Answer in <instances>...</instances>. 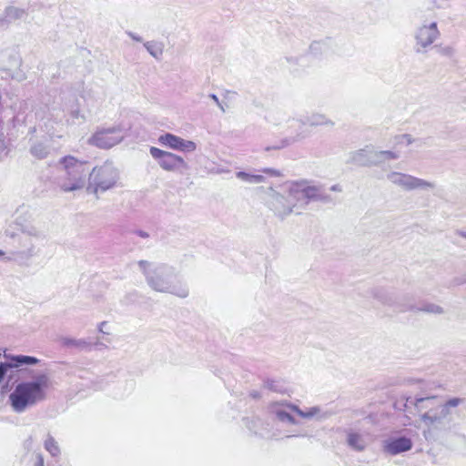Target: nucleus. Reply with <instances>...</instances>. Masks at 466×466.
<instances>
[{
    "mask_svg": "<svg viewBox=\"0 0 466 466\" xmlns=\"http://www.w3.org/2000/svg\"><path fill=\"white\" fill-rule=\"evenodd\" d=\"M50 385V378L46 373L38 374L34 380L17 384L9 395L12 408L17 412H22L27 407L44 400L46 397V391Z\"/></svg>",
    "mask_w": 466,
    "mask_h": 466,
    "instance_id": "nucleus-1",
    "label": "nucleus"
},
{
    "mask_svg": "<svg viewBox=\"0 0 466 466\" xmlns=\"http://www.w3.org/2000/svg\"><path fill=\"white\" fill-rule=\"evenodd\" d=\"M65 176L60 187L65 192L79 190L84 187L88 174L86 162L77 159L73 156H65L59 160Z\"/></svg>",
    "mask_w": 466,
    "mask_h": 466,
    "instance_id": "nucleus-2",
    "label": "nucleus"
},
{
    "mask_svg": "<svg viewBox=\"0 0 466 466\" xmlns=\"http://www.w3.org/2000/svg\"><path fill=\"white\" fill-rule=\"evenodd\" d=\"M150 154L157 160L159 166L167 171L176 172L187 168L185 160L173 153L152 147Z\"/></svg>",
    "mask_w": 466,
    "mask_h": 466,
    "instance_id": "nucleus-3",
    "label": "nucleus"
},
{
    "mask_svg": "<svg viewBox=\"0 0 466 466\" xmlns=\"http://www.w3.org/2000/svg\"><path fill=\"white\" fill-rule=\"evenodd\" d=\"M122 139V129L119 127H114L97 130L90 138V143L100 148H109Z\"/></svg>",
    "mask_w": 466,
    "mask_h": 466,
    "instance_id": "nucleus-4",
    "label": "nucleus"
},
{
    "mask_svg": "<svg viewBox=\"0 0 466 466\" xmlns=\"http://www.w3.org/2000/svg\"><path fill=\"white\" fill-rule=\"evenodd\" d=\"M89 177L96 187V190L98 188L106 190L113 187L115 184L114 171L107 166L94 167L89 173Z\"/></svg>",
    "mask_w": 466,
    "mask_h": 466,
    "instance_id": "nucleus-5",
    "label": "nucleus"
},
{
    "mask_svg": "<svg viewBox=\"0 0 466 466\" xmlns=\"http://www.w3.org/2000/svg\"><path fill=\"white\" fill-rule=\"evenodd\" d=\"M158 141L160 144L176 150L190 152L196 149L194 142L184 140L170 133L160 136Z\"/></svg>",
    "mask_w": 466,
    "mask_h": 466,
    "instance_id": "nucleus-6",
    "label": "nucleus"
},
{
    "mask_svg": "<svg viewBox=\"0 0 466 466\" xmlns=\"http://www.w3.org/2000/svg\"><path fill=\"white\" fill-rule=\"evenodd\" d=\"M7 358L10 360L9 362L0 363V383L4 380L9 370L20 367L22 365H35L39 361L38 359L35 357L24 355L10 356Z\"/></svg>",
    "mask_w": 466,
    "mask_h": 466,
    "instance_id": "nucleus-7",
    "label": "nucleus"
},
{
    "mask_svg": "<svg viewBox=\"0 0 466 466\" xmlns=\"http://www.w3.org/2000/svg\"><path fill=\"white\" fill-rule=\"evenodd\" d=\"M438 35L439 31L435 23L421 26L416 35L418 45L421 47H426L433 43Z\"/></svg>",
    "mask_w": 466,
    "mask_h": 466,
    "instance_id": "nucleus-8",
    "label": "nucleus"
},
{
    "mask_svg": "<svg viewBox=\"0 0 466 466\" xmlns=\"http://www.w3.org/2000/svg\"><path fill=\"white\" fill-rule=\"evenodd\" d=\"M412 447L410 439L400 437L389 441L384 445V451L391 455L410 451Z\"/></svg>",
    "mask_w": 466,
    "mask_h": 466,
    "instance_id": "nucleus-9",
    "label": "nucleus"
},
{
    "mask_svg": "<svg viewBox=\"0 0 466 466\" xmlns=\"http://www.w3.org/2000/svg\"><path fill=\"white\" fill-rule=\"evenodd\" d=\"M400 184L406 189H415L419 187H431L433 185L422 179L413 177L411 176L403 175L400 180Z\"/></svg>",
    "mask_w": 466,
    "mask_h": 466,
    "instance_id": "nucleus-10",
    "label": "nucleus"
},
{
    "mask_svg": "<svg viewBox=\"0 0 466 466\" xmlns=\"http://www.w3.org/2000/svg\"><path fill=\"white\" fill-rule=\"evenodd\" d=\"M295 191L301 194L302 198L306 199H311L318 197V188L314 186H309L305 183H296Z\"/></svg>",
    "mask_w": 466,
    "mask_h": 466,
    "instance_id": "nucleus-11",
    "label": "nucleus"
},
{
    "mask_svg": "<svg viewBox=\"0 0 466 466\" xmlns=\"http://www.w3.org/2000/svg\"><path fill=\"white\" fill-rule=\"evenodd\" d=\"M349 444L356 450L361 451L364 449V441L361 436L358 433H350L348 437Z\"/></svg>",
    "mask_w": 466,
    "mask_h": 466,
    "instance_id": "nucleus-12",
    "label": "nucleus"
},
{
    "mask_svg": "<svg viewBox=\"0 0 466 466\" xmlns=\"http://www.w3.org/2000/svg\"><path fill=\"white\" fill-rule=\"evenodd\" d=\"M237 177L249 183H262L265 180L261 175H251L246 172H238Z\"/></svg>",
    "mask_w": 466,
    "mask_h": 466,
    "instance_id": "nucleus-13",
    "label": "nucleus"
},
{
    "mask_svg": "<svg viewBox=\"0 0 466 466\" xmlns=\"http://www.w3.org/2000/svg\"><path fill=\"white\" fill-rule=\"evenodd\" d=\"M45 448L52 456H57L60 453L57 442L51 436L46 440Z\"/></svg>",
    "mask_w": 466,
    "mask_h": 466,
    "instance_id": "nucleus-14",
    "label": "nucleus"
},
{
    "mask_svg": "<svg viewBox=\"0 0 466 466\" xmlns=\"http://www.w3.org/2000/svg\"><path fill=\"white\" fill-rule=\"evenodd\" d=\"M434 399H436L435 396L416 399L415 401H414V406L417 408V410H421L424 408L423 403L425 401H430V400H432Z\"/></svg>",
    "mask_w": 466,
    "mask_h": 466,
    "instance_id": "nucleus-15",
    "label": "nucleus"
},
{
    "mask_svg": "<svg viewBox=\"0 0 466 466\" xmlns=\"http://www.w3.org/2000/svg\"><path fill=\"white\" fill-rule=\"evenodd\" d=\"M461 402V400L459 399V398H453V399H451L449 400L446 403H445V407L447 409L451 408V407H456L458 406L460 403Z\"/></svg>",
    "mask_w": 466,
    "mask_h": 466,
    "instance_id": "nucleus-16",
    "label": "nucleus"
},
{
    "mask_svg": "<svg viewBox=\"0 0 466 466\" xmlns=\"http://www.w3.org/2000/svg\"><path fill=\"white\" fill-rule=\"evenodd\" d=\"M421 420L424 421H430V422H435L438 420V417L436 415L430 416L428 413H425L421 416Z\"/></svg>",
    "mask_w": 466,
    "mask_h": 466,
    "instance_id": "nucleus-17",
    "label": "nucleus"
},
{
    "mask_svg": "<svg viewBox=\"0 0 466 466\" xmlns=\"http://www.w3.org/2000/svg\"><path fill=\"white\" fill-rule=\"evenodd\" d=\"M35 466H44V458L42 455L38 454L35 457Z\"/></svg>",
    "mask_w": 466,
    "mask_h": 466,
    "instance_id": "nucleus-18",
    "label": "nucleus"
},
{
    "mask_svg": "<svg viewBox=\"0 0 466 466\" xmlns=\"http://www.w3.org/2000/svg\"><path fill=\"white\" fill-rule=\"evenodd\" d=\"M265 172L268 173V174H270V175H279L278 172L273 171L271 169H266Z\"/></svg>",
    "mask_w": 466,
    "mask_h": 466,
    "instance_id": "nucleus-19",
    "label": "nucleus"
},
{
    "mask_svg": "<svg viewBox=\"0 0 466 466\" xmlns=\"http://www.w3.org/2000/svg\"><path fill=\"white\" fill-rule=\"evenodd\" d=\"M387 154H389L391 157H395V155H393L392 153L390 152H387Z\"/></svg>",
    "mask_w": 466,
    "mask_h": 466,
    "instance_id": "nucleus-20",
    "label": "nucleus"
},
{
    "mask_svg": "<svg viewBox=\"0 0 466 466\" xmlns=\"http://www.w3.org/2000/svg\"><path fill=\"white\" fill-rule=\"evenodd\" d=\"M140 235H141L142 237H147V234L141 233Z\"/></svg>",
    "mask_w": 466,
    "mask_h": 466,
    "instance_id": "nucleus-21",
    "label": "nucleus"
},
{
    "mask_svg": "<svg viewBox=\"0 0 466 466\" xmlns=\"http://www.w3.org/2000/svg\"><path fill=\"white\" fill-rule=\"evenodd\" d=\"M462 236L466 238V232H465V233H463V234H462Z\"/></svg>",
    "mask_w": 466,
    "mask_h": 466,
    "instance_id": "nucleus-22",
    "label": "nucleus"
},
{
    "mask_svg": "<svg viewBox=\"0 0 466 466\" xmlns=\"http://www.w3.org/2000/svg\"><path fill=\"white\" fill-rule=\"evenodd\" d=\"M3 254H4V253H3V251H2V250H0V256H1V255H3Z\"/></svg>",
    "mask_w": 466,
    "mask_h": 466,
    "instance_id": "nucleus-23",
    "label": "nucleus"
}]
</instances>
